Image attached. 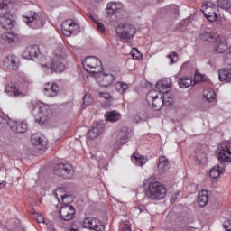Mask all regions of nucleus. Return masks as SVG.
Instances as JSON below:
<instances>
[{
	"label": "nucleus",
	"mask_w": 231,
	"mask_h": 231,
	"mask_svg": "<svg viewBox=\"0 0 231 231\" xmlns=\"http://www.w3.org/2000/svg\"><path fill=\"white\" fill-rule=\"evenodd\" d=\"M146 100L150 107L155 111H160V109L163 107V104L165 106H172V104H174V97H172L171 92L163 94L162 99L158 97V91L152 90L148 93Z\"/></svg>",
	"instance_id": "f257e3e1"
},
{
	"label": "nucleus",
	"mask_w": 231,
	"mask_h": 231,
	"mask_svg": "<svg viewBox=\"0 0 231 231\" xmlns=\"http://www.w3.org/2000/svg\"><path fill=\"white\" fill-rule=\"evenodd\" d=\"M5 4L0 13V24L5 30H12L15 26L14 3L10 0H5Z\"/></svg>",
	"instance_id": "f03ea898"
},
{
	"label": "nucleus",
	"mask_w": 231,
	"mask_h": 231,
	"mask_svg": "<svg viewBox=\"0 0 231 231\" xmlns=\"http://www.w3.org/2000/svg\"><path fill=\"white\" fill-rule=\"evenodd\" d=\"M146 196L150 199H163L167 196V188L158 181L151 182L146 189Z\"/></svg>",
	"instance_id": "7ed1b4c3"
},
{
	"label": "nucleus",
	"mask_w": 231,
	"mask_h": 231,
	"mask_svg": "<svg viewBox=\"0 0 231 231\" xmlns=\"http://www.w3.org/2000/svg\"><path fill=\"white\" fill-rule=\"evenodd\" d=\"M36 109H38L39 115L35 116V122H37V124H40V125H44V124H48V122H50L53 117V111H51V108L48 105H38L36 106Z\"/></svg>",
	"instance_id": "20e7f679"
},
{
	"label": "nucleus",
	"mask_w": 231,
	"mask_h": 231,
	"mask_svg": "<svg viewBox=\"0 0 231 231\" xmlns=\"http://www.w3.org/2000/svg\"><path fill=\"white\" fill-rule=\"evenodd\" d=\"M84 69L88 73H91L95 77L100 71H103L102 62L95 57H88L83 62Z\"/></svg>",
	"instance_id": "39448f33"
},
{
	"label": "nucleus",
	"mask_w": 231,
	"mask_h": 231,
	"mask_svg": "<svg viewBox=\"0 0 231 231\" xmlns=\"http://www.w3.org/2000/svg\"><path fill=\"white\" fill-rule=\"evenodd\" d=\"M59 217L61 221H73L77 214L75 207L71 203L63 204L58 211Z\"/></svg>",
	"instance_id": "423d86ee"
},
{
	"label": "nucleus",
	"mask_w": 231,
	"mask_h": 231,
	"mask_svg": "<svg viewBox=\"0 0 231 231\" xmlns=\"http://www.w3.org/2000/svg\"><path fill=\"white\" fill-rule=\"evenodd\" d=\"M116 33L121 39H133L136 35V27L131 23H122L116 28Z\"/></svg>",
	"instance_id": "0eeeda50"
},
{
	"label": "nucleus",
	"mask_w": 231,
	"mask_h": 231,
	"mask_svg": "<svg viewBox=\"0 0 231 231\" xmlns=\"http://www.w3.org/2000/svg\"><path fill=\"white\" fill-rule=\"evenodd\" d=\"M81 226L83 228H88L92 231H106L104 223L96 217H85L81 221Z\"/></svg>",
	"instance_id": "6e6552de"
},
{
	"label": "nucleus",
	"mask_w": 231,
	"mask_h": 231,
	"mask_svg": "<svg viewBox=\"0 0 231 231\" xmlns=\"http://www.w3.org/2000/svg\"><path fill=\"white\" fill-rule=\"evenodd\" d=\"M202 12L209 23L217 21V7L212 2H208L202 5Z\"/></svg>",
	"instance_id": "1a4fd4ad"
},
{
	"label": "nucleus",
	"mask_w": 231,
	"mask_h": 231,
	"mask_svg": "<svg viewBox=\"0 0 231 231\" xmlns=\"http://www.w3.org/2000/svg\"><path fill=\"white\" fill-rule=\"evenodd\" d=\"M156 89L162 95L171 93V91H172V79L170 78L159 79L156 83Z\"/></svg>",
	"instance_id": "9d476101"
},
{
	"label": "nucleus",
	"mask_w": 231,
	"mask_h": 231,
	"mask_svg": "<svg viewBox=\"0 0 231 231\" xmlns=\"http://www.w3.org/2000/svg\"><path fill=\"white\" fill-rule=\"evenodd\" d=\"M54 173L56 174V176H59L60 178H70V176H73V166L68 163L60 164L55 169Z\"/></svg>",
	"instance_id": "9b49d317"
},
{
	"label": "nucleus",
	"mask_w": 231,
	"mask_h": 231,
	"mask_svg": "<svg viewBox=\"0 0 231 231\" xmlns=\"http://www.w3.org/2000/svg\"><path fill=\"white\" fill-rule=\"evenodd\" d=\"M94 77L97 84L102 88H107L108 86H111V84H113V80H115L113 75L106 74L102 71L97 72Z\"/></svg>",
	"instance_id": "f8f14e48"
},
{
	"label": "nucleus",
	"mask_w": 231,
	"mask_h": 231,
	"mask_svg": "<svg viewBox=\"0 0 231 231\" xmlns=\"http://www.w3.org/2000/svg\"><path fill=\"white\" fill-rule=\"evenodd\" d=\"M55 196L59 203H62V204L73 203V195L68 193L66 191V189L64 188L56 189Z\"/></svg>",
	"instance_id": "ddd939ff"
},
{
	"label": "nucleus",
	"mask_w": 231,
	"mask_h": 231,
	"mask_svg": "<svg viewBox=\"0 0 231 231\" xmlns=\"http://www.w3.org/2000/svg\"><path fill=\"white\" fill-rule=\"evenodd\" d=\"M77 30V23L73 20H66L61 25V32L65 37H71Z\"/></svg>",
	"instance_id": "4468645a"
},
{
	"label": "nucleus",
	"mask_w": 231,
	"mask_h": 231,
	"mask_svg": "<svg viewBox=\"0 0 231 231\" xmlns=\"http://www.w3.org/2000/svg\"><path fill=\"white\" fill-rule=\"evenodd\" d=\"M31 142L35 147H37V149H42L48 145V142L44 135L39 134H33L31 138Z\"/></svg>",
	"instance_id": "2eb2a0df"
},
{
	"label": "nucleus",
	"mask_w": 231,
	"mask_h": 231,
	"mask_svg": "<svg viewBox=\"0 0 231 231\" xmlns=\"http://www.w3.org/2000/svg\"><path fill=\"white\" fill-rule=\"evenodd\" d=\"M213 50L216 53H225L228 50V43L225 40L217 38L214 42Z\"/></svg>",
	"instance_id": "dca6fc26"
},
{
	"label": "nucleus",
	"mask_w": 231,
	"mask_h": 231,
	"mask_svg": "<svg viewBox=\"0 0 231 231\" xmlns=\"http://www.w3.org/2000/svg\"><path fill=\"white\" fill-rule=\"evenodd\" d=\"M9 125L11 129L16 131L17 133H26L28 129V125L24 122H17L14 120L9 121Z\"/></svg>",
	"instance_id": "f3484780"
},
{
	"label": "nucleus",
	"mask_w": 231,
	"mask_h": 231,
	"mask_svg": "<svg viewBox=\"0 0 231 231\" xmlns=\"http://www.w3.org/2000/svg\"><path fill=\"white\" fill-rule=\"evenodd\" d=\"M37 51H39V48L37 46H29L24 50L23 57V59L33 60V59L37 57Z\"/></svg>",
	"instance_id": "a211bd4d"
},
{
	"label": "nucleus",
	"mask_w": 231,
	"mask_h": 231,
	"mask_svg": "<svg viewBox=\"0 0 231 231\" xmlns=\"http://www.w3.org/2000/svg\"><path fill=\"white\" fill-rule=\"evenodd\" d=\"M5 93L9 97H21V95H23V92H21L14 83H10L5 87Z\"/></svg>",
	"instance_id": "6ab92c4d"
},
{
	"label": "nucleus",
	"mask_w": 231,
	"mask_h": 231,
	"mask_svg": "<svg viewBox=\"0 0 231 231\" xmlns=\"http://www.w3.org/2000/svg\"><path fill=\"white\" fill-rule=\"evenodd\" d=\"M4 64L5 68H7V69H17V68H19V63L17 62V59L14 55L8 56L5 59Z\"/></svg>",
	"instance_id": "aec40b11"
},
{
	"label": "nucleus",
	"mask_w": 231,
	"mask_h": 231,
	"mask_svg": "<svg viewBox=\"0 0 231 231\" xmlns=\"http://www.w3.org/2000/svg\"><path fill=\"white\" fill-rule=\"evenodd\" d=\"M132 162L134 163V165H137V167H143V165L147 163V159L143 155L134 152L132 155Z\"/></svg>",
	"instance_id": "412c9836"
},
{
	"label": "nucleus",
	"mask_w": 231,
	"mask_h": 231,
	"mask_svg": "<svg viewBox=\"0 0 231 231\" xmlns=\"http://www.w3.org/2000/svg\"><path fill=\"white\" fill-rule=\"evenodd\" d=\"M44 89L47 97H55L59 93V86L57 84L46 83Z\"/></svg>",
	"instance_id": "4be33fe9"
},
{
	"label": "nucleus",
	"mask_w": 231,
	"mask_h": 231,
	"mask_svg": "<svg viewBox=\"0 0 231 231\" xmlns=\"http://www.w3.org/2000/svg\"><path fill=\"white\" fill-rule=\"evenodd\" d=\"M218 79L220 82H231V69H221L218 70Z\"/></svg>",
	"instance_id": "5701e85b"
},
{
	"label": "nucleus",
	"mask_w": 231,
	"mask_h": 231,
	"mask_svg": "<svg viewBox=\"0 0 231 231\" xmlns=\"http://www.w3.org/2000/svg\"><path fill=\"white\" fill-rule=\"evenodd\" d=\"M122 118V115L117 111H109L105 114V119L106 122H118Z\"/></svg>",
	"instance_id": "b1692460"
},
{
	"label": "nucleus",
	"mask_w": 231,
	"mask_h": 231,
	"mask_svg": "<svg viewBox=\"0 0 231 231\" xmlns=\"http://www.w3.org/2000/svg\"><path fill=\"white\" fill-rule=\"evenodd\" d=\"M208 190H201L199 193L198 197V203L199 207H207V204L208 203Z\"/></svg>",
	"instance_id": "393cba45"
},
{
	"label": "nucleus",
	"mask_w": 231,
	"mask_h": 231,
	"mask_svg": "<svg viewBox=\"0 0 231 231\" xmlns=\"http://www.w3.org/2000/svg\"><path fill=\"white\" fill-rule=\"evenodd\" d=\"M217 158L218 162H223L224 163L231 162V152L226 149H222L218 152Z\"/></svg>",
	"instance_id": "a878e982"
},
{
	"label": "nucleus",
	"mask_w": 231,
	"mask_h": 231,
	"mask_svg": "<svg viewBox=\"0 0 231 231\" xmlns=\"http://www.w3.org/2000/svg\"><path fill=\"white\" fill-rule=\"evenodd\" d=\"M179 86L181 88V89H187L190 88V86H195V84L192 78L184 77L179 79Z\"/></svg>",
	"instance_id": "bb28decb"
},
{
	"label": "nucleus",
	"mask_w": 231,
	"mask_h": 231,
	"mask_svg": "<svg viewBox=\"0 0 231 231\" xmlns=\"http://www.w3.org/2000/svg\"><path fill=\"white\" fill-rule=\"evenodd\" d=\"M47 66L55 73H61V71L64 69V64H61L57 60L50 62Z\"/></svg>",
	"instance_id": "cd10ccee"
},
{
	"label": "nucleus",
	"mask_w": 231,
	"mask_h": 231,
	"mask_svg": "<svg viewBox=\"0 0 231 231\" xmlns=\"http://www.w3.org/2000/svg\"><path fill=\"white\" fill-rule=\"evenodd\" d=\"M203 98L207 102H212L216 100V92L212 88H207L203 91Z\"/></svg>",
	"instance_id": "c85d7f7f"
},
{
	"label": "nucleus",
	"mask_w": 231,
	"mask_h": 231,
	"mask_svg": "<svg viewBox=\"0 0 231 231\" xmlns=\"http://www.w3.org/2000/svg\"><path fill=\"white\" fill-rule=\"evenodd\" d=\"M208 80V78L204 73L199 72V70H196L193 76V82L194 84H198L199 82H207Z\"/></svg>",
	"instance_id": "c756f323"
},
{
	"label": "nucleus",
	"mask_w": 231,
	"mask_h": 231,
	"mask_svg": "<svg viewBox=\"0 0 231 231\" xmlns=\"http://www.w3.org/2000/svg\"><path fill=\"white\" fill-rule=\"evenodd\" d=\"M167 167H169V159L165 156H161L158 163L159 172H165V169H167Z\"/></svg>",
	"instance_id": "7c9ffc66"
},
{
	"label": "nucleus",
	"mask_w": 231,
	"mask_h": 231,
	"mask_svg": "<svg viewBox=\"0 0 231 231\" xmlns=\"http://www.w3.org/2000/svg\"><path fill=\"white\" fill-rule=\"evenodd\" d=\"M88 136L89 140H95L100 136V127L98 125H96L95 126L92 127V129L89 130Z\"/></svg>",
	"instance_id": "2f4dec72"
},
{
	"label": "nucleus",
	"mask_w": 231,
	"mask_h": 231,
	"mask_svg": "<svg viewBox=\"0 0 231 231\" xmlns=\"http://www.w3.org/2000/svg\"><path fill=\"white\" fill-rule=\"evenodd\" d=\"M115 88L116 89L117 93L124 95V93H125V91H127L129 89V85H127L126 83H124L122 81H117L115 85Z\"/></svg>",
	"instance_id": "473e14b6"
},
{
	"label": "nucleus",
	"mask_w": 231,
	"mask_h": 231,
	"mask_svg": "<svg viewBox=\"0 0 231 231\" xmlns=\"http://www.w3.org/2000/svg\"><path fill=\"white\" fill-rule=\"evenodd\" d=\"M221 172H223V168L221 166L217 165L213 167L209 172L210 178H213L214 180L219 178L221 176Z\"/></svg>",
	"instance_id": "72a5a7b5"
},
{
	"label": "nucleus",
	"mask_w": 231,
	"mask_h": 231,
	"mask_svg": "<svg viewBox=\"0 0 231 231\" xmlns=\"http://www.w3.org/2000/svg\"><path fill=\"white\" fill-rule=\"evenodd\" d=\"M217 5L218 8H221L223 10H230L231 0H217Z\"/></svg>",
	"instance_id": "f704fd0d"
},
{
	"label": "nucleus",
	"mask_w": 231,
	"mask_h": 231,
	"mask_svg": "<svg viewBox=\"0 0 231 231\" xmlns=\"http://www.w3.org/2000/svg\"><path fill=\"white\" fill-rule=\"evenodd\" d=\"M196 162L199 163V165H205L207 163V153L205 152H198L196 155Z\"/></svg>",
	"instance_id": "c9c22d12"
},
{
	"label": "nucleus",
	"mask_w": 231,
	"mask_h": 231,
	"mask_svg": "<svg viewBox=\"0 0 231 231\" xmlns=\"http://www.w3.org/2000/svg\"><path fill=\"white\" fill-rule=\"evenodd\" d=\"M118 10H120V5L115 2L109 3L106 6V13L108 14H115Z\"/></svg>",
	"instance_id": "e433bc0d"
},
{
	"label": "nucleus",
	"mask_w": 231,
	"mask_h": 231,
	"mask_svg": "<svg viewBox=\"0 0 231 231\" xmlns=\"http://www.w3.org/2000/svg\"><path fill=\"white\" fill-rule=\"evenodd\" d=\"M130 55L134 60H142V59H143V54H142V52H140V51L136 48L132 49Z\"/></svg>",
	"instance_id": "4c0bfd02"
},
{
	"label": "nucleus",
	"mask_w": 231,
	"mask_h": 231,
	"mask_svg": "<svg viewBox=\"0 0 231 231\" xmlns=\"http://www.w3.org/2000/svg\"><path fill=\"white\" fill-rule=\"evenodd\" d=\"M2 39L5 42L10 44V43L14 42V41H15V34H14L12 32H5V33L2 34Z\"/></svg>",
	"instance_id": "58836bf2"
},
{
	"label": "nucleus",
	"mask_w": 231,
	"mask_h": 231,
	"mask_svg": "<svg viewBox=\"0 0 231 231\" xmlns=\"http://www.w3.org/2000/svg\"><path fill=\"white\" fill-rule=\"evenodd\" d=\"M99 97L101 98V102H106V104H111V100H113V97H111V94L107 92L100 93Z\"/></svg>",
	"instance_id": "ea45409f"
},
{
	"label": "nucleus",
	"mask_w": 231,
	"mask_h": 231,
	"mask_svg": "<svg viewBox=\"0 0 231 231\" xmlns=\"http://www.w3.org/2000/svg\"><path fill=\"white\" fill-rule=\"evenodd\" d=\"M200 40L208 42H214V36L210 32H203L200 34Z\"/></svg>",
	"instance_id": "a19ab883"
},
{
	"label": "nucleus",
	"mask_w": 231,
	"mask_h": 231,
	"mask_svg": "<svg viewBox=\"0 0 231 231\" xmlns=\"http://www.w3.org/2000/svg\"><path fill=\"white\" fill-rule=\"evenodd\" d=\"M83 104L85 106H91L93 104V97H91L90 94H86L83 98Z\"/></svg>",
	"instance_id": "79ce46f5"
},
{
	"label": "nucleus",
	"mask_w": 231,
	"mask_h": 231,
	"mask_svg": "<svg viewBox=\"0 0 231 231\" xmlns=\"http://www.w3.org/2000/svg\"><path fill=\"white\" fill-rule=\"evenodd\" d=\"M168 59L170 60L171 64H176V62H178V60H180L178 54H176L175 52L168 55Z\"/></svg>",
	"instance_id": "37998d69"
},
{
	"label": "nucleus",
	"mask_w": 231,
	"mask_h": 231,
	"mask_svg": "<svg viewBox=\"0 0 231 231\" xmlns=\"http://www.w3.org/2000/svg\"><path fill=\"white\" fill-rule=\"evenodd\" d=\"M69 231H80V225L78 221H74L70 224Z\"/></svg>",
	"instance_id": "c03bdc74"
},
{
	"label": "nucleus",
	"mask_w": 231,
	"mask_h": 231,
	"mask_svg": "<svg viewBox=\"0 0 231 231\" xmlns=\"http://www.w3.org/2000/svg\"><path fill=\"white\" fill-rule=\"evenodd\" d=\"M24 21L26 24H28V26H30L31 23H32V24H35V23H37L35 21V16H25Z\"/></svg>",
	"instance_id": "a18cd8bd"
},
{
	"label": "nucleus",
	"mask_w": 231,
	"mask_h": 231,
	"mask_svg": "<svg viewBox=\"0 0 231 231\" xmlns=\"http://www.w3.org/2000/svg\"><path fill=\"white\" fill-rule=\"evenodd\" d=\"M97 30L100 33H106V27L104 26V23L99 22V23H97Z\"/></svg>",
	"instance_id": "49530a36"
},
{
	"label": "nucleus",
	"mask_w": 231,
	"mask_h": 231,
	"mask_svg": "<svg viewBox=\"0 0 231 231\" xmlns=\"http://www.w3.org/2000/svg\"><path fill=\"white\" fill-rule=\"evenodd\" d=\"M36 219H37L38 223H44V221H45L44 217H42L39 213L36 214Z\"/></svg>",
	"instance_id": "de8ad7c7"
},
{
	"label": "nucleus",
	"mask_w": 231,
	"mask_h": 231,
	"mask_svg": "<svg viewBox=\"0 0 231 231\" xmlns=\"http://www.w3.org/2000/svg\"><path fill=\"white\" fill-rule=\"evenodd\" d=\"M224 228H225V230H226V231H231V221L230 222H225L224 223Z\"/></svg>",
	"instance_id": "09e8293b"
},
{
	"label": "nucleus",
	"mask_w": 231,
	"mask_h": 231,
	"mask_svg": "<svg viewBox=\"0 0 231 231\" xmlns=\"http://www.w3.org/2000/svg\"><path fill=\"white\" fill-rule=\"evenodd\" d=\"M122 231H131V226H129V225H125V227L123 228Z\"/></svg>",
	"instance_id": "8fccbe9b"
},
{
	"label": "nucleus",
	"mask_w": 231,
	"mask_h": 231,
	"mask_svg": "<svg viewBox=\"0 0 231 231\" xmlns=\"http://www.w3.org/2000/svg\"><path fill=\"white\" fill-rule=\"evenodd\" d=\"M93 21V23H95V24H98V23H100V22H98V20H92Z\"/></svg>",
	"instance_id": "3c124183"
},
{
	"label": "nucleus",
	"mask_w": 231,
	"mask_h": 231,
	"mask_svg": "<svg viewBox=\"0 0 231 231\" xmlns=\"http://www.w3.org/2000/svg\"><path fill=\"white\" fill-rule=\"evenodd\" d=\"M56 55H58L60 57V52H57V51H56Z\"/></svg>",
	"instance_id": "603ef678"
},
{
	"label": "nucleus",
	"mask_w": 231,
	"mask_h": 231,
	"mask_svg": "<svg viewBox=\"0 0 231 231\" xmlns=\"http://www.w3.org/2000/svg\"><path fill=\"white\" fill-rule=\"evenodd\" d=\"M1 189H3V184L0 183V190H1Z\"/></svg>",
	"instance_id": "864d4df0"
},
{
	"label": "nucleus",
	"mask_w": 231,
	"mask_h": 231,
	"mask_svg": "<svg viewBox=\"0 0 231 231\" xmlns=\"http://www.w3.org/2000/svg\"><path fill=\"white\" fill-rule=\"evenodd\" d=\"M61 53H64V51H63V50H61Z\"/></svg>",
	"instance_id": "5fc2aeb1"
}]
</instances>
